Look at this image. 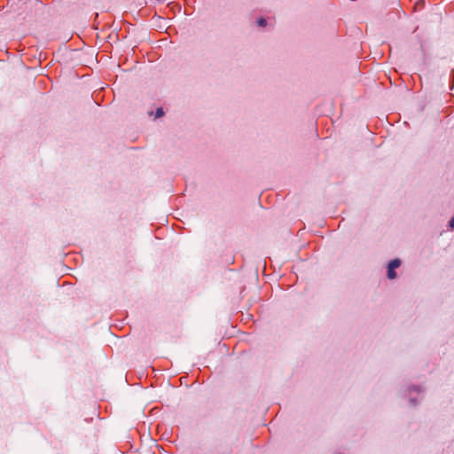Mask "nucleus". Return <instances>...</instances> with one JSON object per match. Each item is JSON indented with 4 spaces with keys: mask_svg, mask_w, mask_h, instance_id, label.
I'll use <instances>...</instances> for the list:
<instances>
[{
    "mask_svg": "<svg viewBox=\"0 0 454 454\" xmlns=\"http://www.w3.org/2000/svg\"><path fill=\"white\" fill-rule=\"evenodd\" d=\"M449 224L451 229H454V216L450 219Z\"/></svg>",
    "mask_w": 454,
    "mask_h": 454,
    "instance_id": "nucleus-4",
    "label": "nucleus"
},
{
    "mask_svg": "<svg viewBox=\"0 0 454 454\" xmlns=\"http://www.w3.org/2000/svg\"><path fill=\"white\" fill-rule=\"evenodd\" d=\"M257 24L260 27H265L267 25V20L264 18H260L257 20Z\"/></svg>",
    "mask_w": 454,
    "mask_h": 454,
    "instance_id": "nucleus-2",
    "label": "nucleus"
},
{
    "mask_svg": "<svg viewBox=\"0 0 454 454\" xmlns=\"http://www.w3.org/2000/svg\"><path fill=\"white\" fill-rule=\"evenodd\" d=\"M401 265V261L399 259H394L389 262L387 265V278L389 279H394L396 278L395 269H397Z\"/></svg>",
    "mask_w": 454,
    "mask_h": 454,
    "instance_id": "nucleus-1",
    "label": "nucleus"
},
{
    "mask_svg": "<svg viewBox=\"0 0 454 454\" xmlns=\"http://www.w3.org/2000/svg\"><path fill=\"white\" fill-rule=\"evenodd\" d=\"M164 115V111L161 107L158 108L156 110V114H155V118H160V117H162Z\"/></svg>",
    "mask_w": 454,
    "mask_h": 454,
    "instance_id": "nucleus-3",
    "label": "nucleus"
}]
</instances>
